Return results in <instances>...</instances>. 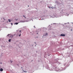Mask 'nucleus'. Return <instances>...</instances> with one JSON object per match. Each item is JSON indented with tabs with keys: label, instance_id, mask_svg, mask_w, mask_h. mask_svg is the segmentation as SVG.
I'll list each match as a JSON object with an SVG mask.
<instances>
[{
	"label": "nucleus",
	"instance_id": "4",
	"mask_svg": "<svg viewBox=\"0 0 73 73\" xmlns=\"http://www.w3.org/2000/svg\"><path fill=\"white\" fill-rule=\"evenodd\" d=\"M18 24H19V23H14V24H16V25H17Z\"/></svg>",
	"mask_w": 73,
	"mask_h": 73
},
{
	"label": "nucleus",
	"instance_id": "7",
	"mask_svg": "<svg viewBox=\"0 0 73 73\" xmlns=\"http://www.w3.org/2000/svg\"><path fill=\"white\" fill-rule=\"evenodd\" d=\"M9 22H11V21H10V19H9Z\"/></svg>",
	"mask_w": 73,
	"mask_h": 73
},
{
	"label": "nucleus",
	"instance_id": "16",
	"mask_svg": "<svg viewBox=\"0 0 73 73\" xmlns=\"http://www.w3.org/2000/svg\"><path fill=\"white\" fill-rule=\"evenodd\" d=\"M71 31H72V30L71 29Z\"/></svg>",
	"mask_w": 73,
	"mask_h": 73
},
{
	"label": "nucleus",
	"instance_id": "11",
	"mask_svg": "<svg viewBox=\"0 0 73 73\" xmlns=\"http://www.w3.org/2000/svg\"><path fill=\"white\" fill-rule=\"evenodd\" d=\"M11 24L12 25L13 24L12 23H11Z\"/></svg>",
	"mask_w": 73,
	"mask_h": 73
},
{
	"label": "nucleus",
	"instance_id": "14",
	"mask_svg": "<svg viewBox=\"0 0 73 73\" xmlns=\"http://www.w3.org/2000/svg\"><path fill=\"white\" fill-rule=\"evenodd\" d=\"M34 28H35V26H34Z\"/></svg>",
	"mask_w": 73,
	"mask_h": 73
},
{
	"label": "nucleus",
	"instance_id": "15",
	"mask_svg": "<svg viewBox=\"0 0 73 73\" xmlns=\"http://www.w3.org/2000/svg\"><path fill=\"white\" fill-rule=\"evenodd\" d=\"M36 34H38V33H37Z\"/></svg>",
	"mask_w": 73,
	"mask_h": 73
},
{
	"label": "nucleus",
	"instance_id": "2",
	"mask_svg": "<svg viewBox=\"0 0 73 73\" xmlns=\"http://www.w3.org/2000/svg\"><path fill=\"white\" fill-rule=\"evenodd\" d=\"M0 71H3V69L1 68V69H0Z\"/></svg>",
	"mask_w": 73,
	"mask_h": 73
},
{
	"label": "nucleus",
	"instance_id": "5",
	"mask_svg": "<svg viewBox=\"0 0 73 73\" xmlns=\"http://www.w3.org/2000/svg\"><path fill=\"white\" fill-rule=\"evenodd\" d=\"M47 35H48V33H46L45 34V36H46Z\"/></svg>",
	"mask_w": 73,
	"mask_h": 73
},
{
	"label": "nucleus",
	"instance_id": "1",
	"mask_svg": "<svg viewBox=\"0 0 73 73\" xmlns=\"http://www.w3.org/2000/svg\"><path fill=\"white\" fill-rule=\"evenodd\" d=\"M60 36H65V34H62L60 35Z\"/></svg>",
	"mask_w": 73,
	"mask_h": 73
},
{
	"label": "nucleus",
	"instance_id": "18",
	"mask_svg": "<svg viewBox=\"0 0 73 73\" xmlns=\"http://www.w3.org/2000/svg\"><path fill=\"white\" fill-rule=\"evenodd\" d=\"M28 7H29V6H28Z\"/></svg>",
	"mask_w": 73,
	"mask_h": 73
},
{
	"label": "nucleus",
	"instance_id": "10",
	"mask_svg": "<svg viewBox=\"0 0 73 73\" xmlns=\"http://www.w3.org/2000/svg\"><path fill=\"white\" fill-rule=\"evenodd\" d=\"M23 71L24 72H25V73L27 72V71H25L23 70Z\"/></svg>",
	"mask_w": 73,
	"mask_h": 73
},
{
	"label": "nucleus",
	"instance_id": "8",
	"mask_svg": "<svg viewBox=\"0 0 73 73\" xmlns=\"http://www.w3.org/2000/svg\"><path fill=\"white\" fill-rule=\"evenodd\" d=\"M19 32H20V34H21V31H19Z\"/></svg>",
	"mask_w": 73,
	"mask_h": 73
},
{
	"label": "nucleus",
	"instance_id": "17",
	"mask_svg": "<svg viewBox=\"0 0 73 73\" xmlns=\"http://www.w3.org/2000/svg\"><path fill=\"white\" fill-rule=\"evenodd\" d=\"M21 68H23V67H21Z\"/></svg>",
	"mask_w": 73,
	"mask_h": 73
},
{
	"label": "nucleus",
	"instance_id": "13",
	"mask_svg": "<svg viewBox=\"0 0 73 73\" xmlns=\"http://www.w3.org/2000/svg\"><path fill=\"white\" fill-rule=\"evenodd\" d=\"M11 63H12V62L13 61H11Z\"/></svg>",
	"mask_w": 73,
	"mask_h": 73
},
{
	"label": "nucleus",
	"instance_id": "12",
	"mask_svg": "<svg viewBox=\"0 0 73 73\" xmlns=\"http://www.w3.org/2000/svg\"><path fill=\"white\" fill-rule=\"evenodd\" d=\"M19 36H21V34H20V35H19Z\"/></svg>",
	"mask_w": 73,
	"mask_h": 73
},
{
	"label": "nucleus",
	"instance_id": "3",
	"mask_svg": "<svg viewBox=\"0 0 73 73\" xmlns=\"http://www.w3.org/2000/svg\"><path fill=\"white\" fill-rule=\"evenodd\" d=\"M7 36H8V37H11V36L10 35H9V34Z\"/></svg>",
	"mask_w": 73,
	"mask_h": 73
},
{
	"label": "nucleus",
	"instance_id": "6",
	"mask_svg": "<svg viewBox=\"0 0 73 73\" xmlns=\"http://www.w3.org/2000/svg\"><path fill=\"white\" fill-rule=\"evenodd\" d=\"M11 39H9V42H11Z\"/></svg>",
	"mask_w": 73,
	"mask_h": 73
},
{
	"label": "nucleus",
	"instance_id": "9",
	"mask_svg": "<svg viewBox=\"0 0 73 73\" xmlns=\"http://www.w3.org/2000/svg\"><path fill=\"white\" fill-rule=\"evenodd\" d=\"M23 17H25V19H26V17H25V16H24V15H23Z\"/></svg>",
	"mask_w": 73,
	"mask_h": 73
}]
</instances>
